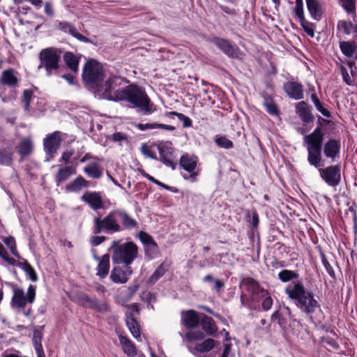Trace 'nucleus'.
<instances>
[{"label":"nucleus","mask_w":357,"mask_h":357,"mask_svg":"<svg viewBox=\"0 0 357 357\" xmlns=\"http://www.w3.org/2000/svg\"><path fill=\"white\" fill-rule=\"evenodd\" d=\"M126 79L121 77L111 75L104 84L98 88L97 95L100 98L113 101L126 100L135 107L139 108L146 115L156 111L146 92L137 85L130 84L121 90L116 89Z\"/></svg>","instance_id":"obj_1"},{"label":"nucleus","mask_w":357,"mask_h":357,"mask_svg":"<svg viewBox=\"0 0 357 357\" xmlns=\"http://www.w3.org/2000/svg\"><path fill=\"white\" fill-rule=\"evenodd\" d=\"M285 293L289 298L296 301L297 306L305 313H313L319 307V304L314 298L312 293L306 291L300 282L288 285L285 288Z\"/></svg>","instance_id":"obj_2"},{"label":"nucleus","mask_w":357,"mask_h":357,"mask_svg":"<svg viewBox=\"0 0 357 357\" xmlns=\"http://www.w3.org/2000/svg\"><path fill=\"white\" fill-rule=\"evenodd\" d=\"M324 139V133L320 127L316 128L314 131L303 138L304 145L307 151V161L309 164L316 168L322 166L321 150Z\"/></svg>","instance_id":"obj_3"},{"label":"nucleus","mask_w":357,"mask_h":357,"mask_svg":"<svg viewBox=\"0 0 357 357\" xmlns=\"http://www.w3.org/2000/svg\"><path fill=\"white\" fill-rule=\"evenodd\" d=\"M110 250H112V262L115 264L130 266L138 256V247L132 241L121 243L120 241H113Z\"/></svg>","instance_id":"obj_4"},{"label":"nucleus","mask_w":357,"mask_h":357,"mask_svg":"<svg viewBox=\"0 0 357 357\" xmlns=\"http://www.w3.org/2000/svg\"><path fill=\"white\" fill-rule=\"evenodd\" d=\"M121 230L122 227L119 222L117 209L110 211L102 218L94 217L93 219L92 233L93 234L101 232L114 234Z\"/></svg>","instance_id":"obj_5"},{"label":"nucleus","mask_w":357,"mask_h":357,"mask_svg":"<svg viewBox=\"0 0 357 357\" xmlns=\"http://www.w3.org/2000/svg\"><path fill=\"white\" fill-rule=\"evenodd\" d=\"M36 294V287L33 284L29 286L26 292L21 288H14L10 305L13 309L22 312L25 316H29L32 312L31 309H29L27 312H25L24 309L27 305L34 302Z\"/></svg>","instance_id":"obj_6"},{"label":"nucleus","mask_w":357,"mask_h":357,"mask_svg":"<svg viewBox=\"0 0 357 357\" xmlns=\"http://www.w3.org/2000/svg\"><path fill=\"white\" fill-rule=\"evenodd\" d=\"M61 50L57 47H47L39 53L38 69L44 68L47 76L56 73L60 67Z\"/></svg>","instance_id":"obj_7"},{"label":"nucleus","mask_w":357,"mask_h":357,"mask_svg":"<svg viewBox=\"0 0 357 357\" xmlns=\"http://www.w3.org/2000/svg\"><path fill=\"white\" fill-rule=\"evenodd\" d=\"M82 77L86 83L96 88V93H97L98 88L101 85L100 82L105 77L102 65L95 60L89 61L84 66Z\"/></svg>","instance_id":"obj_8"},{"label":"nucleus","mask_w":357,"mask_h":357,"mask_svg":"<svg viewBox=\"0 0 357 357\" xmlns=\"http://www.w3.org/2000/svg\"><path fill=\"white\" fill-rule=\"evenodd\" d=\"M198 158L195 155L188 154L183 155L179 161L180 165L183 169L190 173V175H183L185 180H189L193 183L197 181V177L199 174V169L197 167Z\"/></svg>","instance_id":"obj_9"},{"label":"nucleus","mask_w":357,"mask_h":357,"mask_svg":"<svg viewBox=\"0 0 357 357\" xmlns=\"http://www.w3.org/2000/svg\"><path fill=\"white\" fill-rule=\"evenodd\" d=\"M321 178L329 185L336 187L341 181V167L339 165H331L326 168H319Z\"/></svg>","instance_id":"obj_10"},{"label":"nucleus","mask_w":357,"mask_h":357,"mask_svg":"<svg viewBox=\"0 0 357 357\" xmlns=\"http://www.w3.org/2000/svg\"><path fill=\"white\" fill-rule=\"evenodd\" d=\"M61 132L55 131L44 139V150L50 158H53L61 143Z\"/></svg>","instance_id":"obj_11"},{"label":"nucleus","mask_w":357,"mask_h":357,"mask_svg":"<svg viewBox=\"0 0 357 357\" xmlns=\"http://www.w3.org/2000/svg\"><path fill=\"white\" fill-rule=\"evenodd\" d=\"M214 44L229 57L242 59L244 56L241 50L228 40L217 38Z\"/></svg>","instance_id":"obj_12"},{"label":"nucleus","mask_w":357,"mask_h":357,"mask_svg":"<svg viewBox=\"0 0 357 357\" xmlns=\"http://www.w3.org/2000/svg\"><path fill=\"white\" fill-rule=\"evenodd\" d=\"M157 146L160 154V160L166 166L175 169L176 163L173 162L174 150L172 144L167 142L160 143Z\"/></svg>","instance_id":"obj_13"},{"label":"nucleus","mask_w":357,"mask_h":357,"mask_svg":"<svg viewBox=\"0 0 357 357\" xmlns=\"http://www.w3.org/2000/svg\"><path fill=\"white\" fill-rule=\"evenodd\" d=\"M132 274V269L130 266H126V269H123L121 266H114L110 273L109 278L116 284H124Z\"/></svg>","instance_id":"obj_14"},{"label":"nucleus","mask_w":357,"mask_h":357,"mask_svg":"<svg viewBox=\"0 0 357 357\" xmlns=\"http://www.w3.org/2000/svg\"><path fill=\"white\" fill-rule=\"evenodd\" d=\"M81 200L86 203L94 211L104 208L102 199L99 192H86L82 196Z\"/></svg>","instance_id":"obj_15"},{"label":"nucleus","mask_w":357,"mask_h":357,"mask_svg":"<svg viewBox=\"0 0 357 357\" xmlns=\"http://www.w3.org/2000/svg\"><path fill=\"white\" fill-rule=\"evenodd\" d=\"M215 340L212 338H207L202 342L196 343L193 347L188 346V351L195 356L201 354L211 351L215 346Z\"/></svg>","instance_id":"obj_16"},{"label":"nucleus","mask_w":357,"mask_h":357,"mask_svg":"<svg viewBox=\"0 0 357 357\" xmlns=\"http://www.w3.org/2000/svg\"><path fill=\"white\" fill-rule=\"evenodd\" d=\"M56 26L59 30L70 34L72 36L77 38L79 41L84 43H89L90 41L89 39H88L86 37L79 33L77 31L75 26L70 22L56 21Z\"/></svg>","instance_id":"obj_17"},{"label":"nucleus","mask_w":357,"mask_h":357,"mask_svg":"<svg viewBox=\"0 0 357 357\" xmlns=\"http://www.w3.org/2000/svg\"><path fill=\"white\" fill-rule=\"evenodd\" d=\"M283 88L288 96L292 99L300 100L303 98V88L301 83L287 82Z\"/></svg>","instance_id":"obj_18"},{"label":"nucleus","mask_w":357,"mask_h":357,"mask_svg":"<svg viewBox=\"0 0 357 357\" xmlns=\"http://www.w3.org/2000/svg\"><path fill=\"white\" fill-rule=\"evenodd\" d=\"M18 73L13 68L3 70L0 76V84L10 87H17L19 83Z\"/></svg>","instance_id":"obj_19"},{"label":"nucleus","mask_w":357,"mask_h":357,"mask_svg":"<svg viewBox=\"0 0 357 357\" xmlns=\"http://www.w3.org/2000/svg\"><path fill=\"white\" fill-rule=\"evenodd\" d=\"M240 287H244L252 295L265 296L267 294V291L263 288H261L258 282L251 278H246L243 279L240 284Z\"/></svg>","instance_id":"obj_20"},{"label":"nucleus","mask_w":357,"mask_h":357,"mask_svg":"<svg viewBox=\"0 0 357 357\" xmlns=\"http://www.w3.org/2000/svg\"><path fill=\"white\" fill-rule=\"evenodd\" d=\"M340 151V142L334 139L328 140L324 146V153L328 158H331L332 161L339 156Z\"/></svg>","instance_id":"obj_21"},{"label":"nucleus","mask_w":357,"mask_h":357,"mask_svg":"<svg viewBox=\"0 0 357 357\" xmlns=\"http://www.w3.org/2000/svg\"><path fill=\"white\" fill-rule=\"evenodd\" d=\"M199 322L198 313L194 310L181 312V324L188 328H196Z\"/></svg>","instance_id":"obj_22"},{"label":"nucleus","mask_w":357,"mask_h":357,"mask_svg":"<svg viewBox=\"0 0 357 357\" xmlns=\"http://www.w3.org/2000/svg\"><path fill=\"white\" fill-rule=\"evenodd\" d=\"M110 268V257L105 254L100 258L96 267V275L100 279H105L109 274Z\"/></svg>","instance_id":"obj_23"},{"label":"nucleus","mask_w":357,"mask_h":357,"mask_svg":"<svg viewBox=\"0 0 357 357\" xmlns=\"http://www.w3.org/2000/svg\"><path fill=\"white\" fill-rule=\"evenodd\" d=\"M119 339L123 352L129 357H135L137 354L135 344L126 336L119 335Z\"/></svg>","instance_id":"obj_24"},{"label":"nucleus","mask_w":357,"mask_h":357,"mask_svg":"<svg viewBox=\"0 0 357 357\" xmlns=\"http://www.w3.org/2000/svg\"><path fill=\"white\" fill-rule=\"evenodd\" d=\"M76 173V167L66 165L65 167L59 166L58 172L55 175V181L57 185L66 181L71 175Z\"/></svg>","instance_id":"obj_25"},{"label":"nucleus","mask_w":357,"mask_h":357,"mask_svg":"<svg viewBox=\"0 0 357 357\" xmlns=\"http://www.w3.org/2000/svg\"><path fill=\"white\" fill-rule=\"evenodd\" d=\"M296 112L302 121L305 123L311 122L313 119V116L311 114L308 105L303 101L297 103L296 106Z\"/></svg>","instance_id":"obj_26"},{"label":"nucleus","mask_w":357,"mask_h":357,"mask_svg":"<svg viewBox=\"0 0 357 357\" xmlns=\"http://www.w3.org/2000/svg\"><path fill=\"white\" fill-rule=\"evenodd\" d=\"M310 16L314 20H320L322 15V7L318 0H305Z\"/></svg>","instance_id":"obj_27"},{"label":"nucleus","mask_w":357,"mask_h":357,"mask_svg":"<svg viewBox=\"0 0 357 357\" xmlns=\"http://www.w3.org/2000/svg\"><path fill=\"white\" fill-rule=\"evenodd\" d=\"M201 326L203 331L208 335H215L218 331V327L215 324V321L210 317L204 315L201 321Z\"/></svg>","instance_id":"obj_28"},{"label":"nucleus","mask_w":357,"mask_h":357,"mask_svg":"<svg viewBox=\"0 0 357 357\" xmlns=\"http://www.w3.org/2000/svg\"><path fill=\"white\" fill-rule=\"evenodd\" d=\"M350 74L349 73L348 69L344 67H341V73L344 82L348 85H352L354 83V77L356 73V67L355 63L349 61L347 63Z\"/></svg>","instance_id":"obj_29"},{"label":"nucleus","mask_w":357,"mask_h":357,"mask_svg":"<svg viewBox=\"0 0 357 357\" xmlns=\"http://www.w3.org/2000/svg\"><path fill=\"white\" fill-rule=\"evenodd\" d=\"M126 325L132 336L137 340L140 339V331L139 324L134 317L132 313H126Z\"/></svg>","instance_id":"obj_30"},{"label":"nucleus","mask_w":357,"mask_h":357,"mask_svg":"<svg viewBox=\"0 0 357 357\" xmlns=\"http://www.w3.org/2000/svg\"><path fill=\"white\" fill-rule=\"evenodd\" d=\"M119 222H122L127 229H132L137 226L135 220L131 218L124 210L117 209Z\"/></svg>","instance_id":"obj_31"},{"label":"nucleus","mask_w":357,"mask_h":357,"mask_svg":"<svg viewBox=\"0 0 357 357\" xmlns=\"http://www.w3.org/2000/svg\"><path fill=\"white\" fill-rule=\"evenodd\" d=\"M88 186V181H86L82 176H77L72 182L69 183L66 189L68 192H79L82 188Z\"/></svg>","instance_id":"obj_32"},{"label":"nucleus","mask_w":357,"mask_h":357,"mask_svg":"<svg viewBox=\"0 0 357 357\" xmlns=\"http://www.w3.org/2000/svg\"><path fill=\"white\" fill-rule=\"evenodd\" d=\"M17 153L22 156H27L33 151V143L30 137L23 139L17 146Z\"/></svg>","instance_id":"obj_33"},{"label":"nucleus","mask_w":357,"mask_h":357,"mask_svg":"<svg viewBox=\"0 0 357 357\" xmlns=\"http://www.w3.org/2000/svg\"><path fill=\"white\" fill-rule=\"evenodd\" d=\"M63 60L66 66L73 72L78 70L79 59L71 52H67L63 55Z\"/></svg>","instance_id":"obj_34"},{"label":"nucleus","mask_w":357,"mask_h":357,"mask_svg":"<svg viewBox=\"0 0 357 357\" xmlns=\"http://www.w3.org/2000/svg\"><path fill=\"white\" fill-rule=\"evenodd\" d=\"M138 236L140 241L146 248H149V249H152L153 250H157L158 245L150 234L143 231H141L139 232Z\"/></svg>","instance_id":"obj_35"},{"label":"nucleus","mask_w":357,"mask_h":357,"mask_svg":"<svg viewBox=\"0 0 357 357\" xmlns=\"http://www.w3.org/2000/svg\"><path fill=\"white\" fill-rule=\"evenodd\" d=\"M339 31L344 35H350L356 31V26L351 22L340 21L337 24Z\"/></svg>","instance_id":"obj_36"},{"label":"nucleus","mask_w":357,"mask_h":357,"mask_svg":"<svg viewBox=\"0 0 357 357\" xmlns=\"http://www.w3.org/2000/svg\"><path fill=\"white\" fill-rule=\"evenodd\" d=\"M84 172L91 178H98L102 175V172L96 163L88 165L84 167Z\"/></svg>","instance_id":"obj_37"},{"label":"nucleus","mask_w":357,"mask_h":357,"mask_svg":"<svg viewBox=\"0 0 357 357\" xmlns=\"http://www.w3.org/2000/svg\"><path fill=\"white\" fill-rule=\"evenodd\" d=\"M340 46L342 53L348 57L352 56L356 50V47L352 42H342Z\"/></svg>","instance_id":"obj_38"},{"label":"nucleus","mask_w":357,"mask_h":357,"mask_svg":"<svg viewBox=\"0 0 357 357\" xmlns=\"http://www.w3.org/2000/svg\"><path fill=\"white\" fill-rule=\"evenodd\" d=\"M165 115L168 117H172L173 116H177L178 119L183 123V126L184 128H190L192 125V120L188 116L184 115L182 113L177 112H166Z\"/></svg>","instance_id":"obj_39"},{"label":"nucleus","mask_w":357,"mask_h":357,"mask_svg":"<svg viewBox=\"0 0 357 357\" xmlns=\"http://www.w3.org/2000/svg\"><path fill=\"white\" fill-rule=\"evenodd\" d=\"M204 337V333L201 331H190L187 332L185 335V339L188 342L202 340Z\"/></svg>","instance_id":"obj_40"},{"label":"nucleus","mask_w":357,"mask_h":357,"mask_svg":"<svg viewBox=\"0 0 357 357\" xmlns=\"http://www.w3.org/2000/svg\"><path fill=\"white\" fill-rule=\"evenodd\" d=\"M298 277V275L296 272L287 269L282 270L278 273L279 279L284 282H289L292 279H296Z\"/></svg>","instance_id":"obj_41"},{"label":"nucleus","mask_w":357,"mask_h":357,"mask_svg":"<svg viewBox=\"0 0 357 357\" xmlns=\"http://www.w3.org/2000/svg\"><path fill=\"white\" fill-rule=\"evenodd\" d=\"M43 331L41 330L35 329L33 335V345L35 349L43 348L42 346Z\"/></svg>","instance_id":"obj_42"},{"label":"nucleus","mask_w":357,"mask_h":357,"mask_svg":"<svg viewBox=\"0 0 357 357\" xmlns=\"http://www.w3.org/2000/svg\"><path fill=\"white\" fill-rule=\"evenodd\" d=\"M3 242L9 248L11 253L17 258H20V255L17 250L15 240L13 237L9 236L3 238Z\"/></svg>","instance_id":"obj_43"},{"label":"nucleus","mask_w":357,"mask_h":357,"mask_svg":"<svg viewBox=\"0 0 357 357\" xmlns=\"http://www.w3.org/2000/svg\"><path fill=\"white\" fill-rule=\"evenodd\" d=\"M215 142L221 148L231 149L233 147V142L225 136L217 137Z\"/></svg>","instance_id":"obj_44"},{"label":"nucleus","mask_w":357,"mask_h":357,"mask_svg":"<svg viewBox=\"0 0 357 357\" xmlns=\"http://www.w3.org/2000/svg\"><path fill=\"white\" fill-rule=\"evenodd\" d=\"M12 152L6 149H0V164L8 165L12 161Z\"/></svg>","instance_id":"obj_45"},{"label":"nucleus","mask_w":357,"mask_h":357,"mask_svg":"<svg viewBox=\"0 0 357 357\" xmlns=\"http://www.w3.org/2000/svg\"><path fill=\"white\" fill-rule=\"evenodd\" d=\"M33 98V92L31 90H24L22 95V102L24 109L26 112L30 111V102Z\"/></svg>","instance_id":"obj_46"},{"label":"nucleus","mask_w":357,"mask_h":357,"mask_svg":"<svg viewBox=\"0 0 357 357\" xmlns=\"http://www.w3.org/2000/svg\"><path fill=\"white\" fill-rule=\"evenodd\" d=\"M165 274V268L160 266L154 271V273L150 276L148 282L149 284H154L159 278H160Z\"/></svg>","instance_id":"obj_47"},{"label":"nucleus","mask_w":357,"mask_h":357,"mask_svg":"<svg viewBox=\"0 0 357 357\" xmlns=\"http://www.w3.org/2000/svg\"><path fill=\"white\" fill-rule=\"evenodd\" d=\"M301 26L305 31V33L310 37H313L314 33V25L312 23L307 22L305 18L303 20H299Z\"/></svg>","instance_id":"obj_48"},{"label":"nucleus","mask_w":357,"mask_h":357,"mask_svg":"<svg viewBox=\"0 0 357 357\" xmlns=\"http://www.w3.org/2000/svg\"><path fill=\"white\" fill-rule=\"evenodd\" d=\"M75 154L74 149H69L62 153L61 157L59 160L60 162H63L65 165H68L70 162L71 157Z\"/></svg>","instance_id":"obj_49"},{"label":"nucleus","mask_w":357,"mask_h":357,"mask_svg":"<svg viewBox=\"0 0 357 357\" xmlns=\"http://www.w3.org/2000/svg\"><path fill=\"white\" fill-rule=\"evenodd\" d=\"M141 152L144 155L151 159H156V154L146 144H143L141 146Z\"/></svg>","instance_id":"obj_50"},{"label":"nucleus","mask_w":357,"mask_h":357,"mask_svg":"<svg viewBox=\"0 0 357 357\" xmlns=\"http://www.w3.org/2000/svg\"><path fill=\"white\" fill-rule=\"evenodd\" d=\"M342 7L349 13L355 10L354 0H340Z\"/></svg>","instance_id":"obj_51"},{"label":"nucleus","mask_w":357,"mask_h":357,"mask_svg":"<svg viewBox=\"0 0 357 357\" xmlns=\"http://www.w3.org/2000/svg\"><path fill=\"white\" fill-rule=\"evenodd\" d=\"M0 257L10 264H15V260L10 257L4 246L0 243Z\"/></svg>","instance_id":"obj_52"},{"label":"nucleus","mask_w":357,"mask_h":357,"mask_svg":"<svg viewBox=\"0 0 357 357\" xmlns=\"http://www.w3.org/2000/svg\"><path fill=\"white\" fill-rule=\"evenodd\" d=\"M266 111L271 115L278 114L277 107L272 100H266L264 103Z\"/></svg>","instance_id":"obj_53"},{"label":"nucleus","mask_w":357,"mask_h":357,"mask_svg":"<svg viewBox=\"0 0 357 357\" xmlns=\"http://www.w3.org/2000/svg\"><path fill=\"white\" fill-rule=\"evenodd\" d=\"M24 270L31 280L33 282L37 280V275L30 264H26Z\"/></svg>","instance_id":"obj_54"},{"label":"nucleus","mask_w":357,"mask_h":357,"mask_svg":"<svg viewBox=\"0 0 357 357\" xmlns=\"http://www.w3.org/2000/svg\"><path fill=\"white\" fill-rule=\"evenodd\" d=\"M109 138L113 142H118L121 145L122 142L127 140V135L123 132H117L111 135Z\"/></svg>","instance_id":"obj_55"},{"label":"nucleus","mask_w":357,"mask_h":357,"mask_svg":"<svg viewBox=\"0 0 357 357\" xmlns=\"http://www.w3.org/2000/svg\"><path fill=\"white\" fill-rule=\"evenodd\" d=\"M264 298V300L262 301V308L267 311L270 310L273 305V299L269 295V294L267 292V294L265 296H262Z\"/></svg>","instance_id":"obj_56"},{"label":"nucleus","mask_w":357,"mask_h":357,"mask_svg":"<svg viewBox=\"0 0 357 357\" xmlns=\"http://www.w3.org/2000/svg\"><path fill=\"white\" fill-rule=\"evenodd\" d=\"M96 235L97 234H95L90 238V243L93 246H98L106 240L105 236Z\"/></svg>","instance_id":"obj_57"},{"label":"nucleus","mask_w":357,"mask_h":357,"mask_svg":"<svg viewBox=\"0 0 357 357\" xmlns=\"http://www.w3.org/2000/svg\"><path fill=\"white\" fill-rule=\"evenodd\" d=\"M294 12L299 20H303L305 18L303 6L296 5Z\"/></svg>","instance_id":"obj_58"},{"label":"nucleus","mask_w":357,"mask_h":357,"mask_svg":"<svg viewBox=\"0 0 357 357\" xmlns=\"http://www.w3.org/2000/svg\"><path fill=\"white\" fill-rule=\"evenodd\" d=\"M136 128H137L140 130H146L149 129H155V123H137L136 124Z\"/></svg>","instance_id":"obj_59"},{"label":"nucleus","mask_w":357,"mask_h":357,"mask_svg":"<svg viewBox=\"0 0 357 357\" xmlns=\"http://www.w3.org/2000/svg\"><path fill=\"white\" fill-rule=\"evenodd\" d=\"M322 263L326 270V271L328 272V273L331 275V276H334L335 275V272L332 268V266H331V264H329V262L327 261V259H326L325 257H324L322 258Z\"/></svg>","instance_id":"obj_60"},{"label":"nucleus","mask_w":357,"mask_h":357,"mask_svg":"<svg viewBox=\"0 0 357 357\" xmlns=\"http://www.w3.org/2000/svg\"><path fill=\"white\" fill-rule=\"evenodd\" d=\"M316 108L323 116H324L326 117H330L331 116L330 112L323 107L321 102H320L319 105H317L316 106Z\"/></svg>","instance_id":"obj_61"},{"label":"nucleus","mask_w":357,"mask_h":357,"mask_svg":"<svg viewBox=\"0 0 357 357\" xmlns=\"http://www.w3.org/2000/svg\"><path fill=\"white\" fill-rule=\"evenodd\" d=\"M45 13L50 16L52 17L54 14V9L52 7V5L50 2H46L45 4Z\"/></svg>","instance_id":"obj_62"},{"label":"nucleus","mask_w":357,"mask_h":357,"mask_svg":"<svg viewBox=\"0 0 357 357\" xmlns=\"http://www.w3.org/2000/svg\"><path fill=\"white\" fill-rule=\"evenodd\" d=\"M156 128H162V129H165V130H167L169 131H174L175 130V128L173 126L166 125V124H163V123H155V129Z\"/></svg>","instance_id":"obj_63"},{"label":"nucleus","mask_w":357,"mask_h":357,"mask_svg":"<svg viewBox=\"0 0 357 357\" xmlns=\"http://www.w3.org/2000/svg\"><path fill=\"white\" fill-rule=\"evenodd\" d=\"M224 287L225 284L222 281L220 280H214V288L217 292H219Z\"/></svg>","instance_id":"obj_64"}]
</instances>
